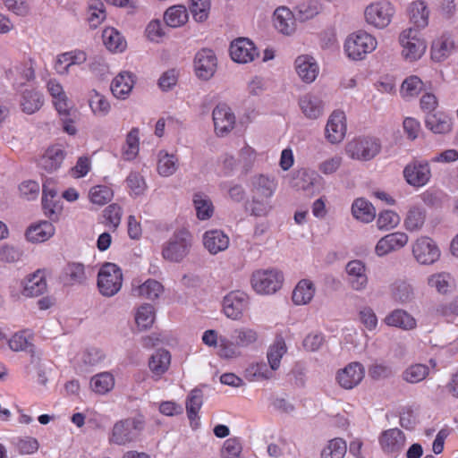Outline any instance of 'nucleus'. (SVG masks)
I'll list each match as a JSON object with an SVG mask.
<instances>
[{"instance_id":"obj_56","label":"nucleus","mask_w":458,"mask_h":458,"mask_svg":"<svg viewBox=\"0 0 458 458\" xmlns=\"http://www.w3.org/2000/svg\"><path fill=\"white\" fill-rule=\"evenodd\" d=\"M424 88V82L417 75L408 76L401 85V95L403 98H414L418 96Z\"/></svg>"},{"instance_id":"obj_7","label":"nucleus","mask_w":458,"mask_h":458,"mask_svg":"<svg viewBox=\"0 0 458 458\" xmlns=\"http://www.w3.org/2000/svg\"><path fill=\"white\" fill-rule=\"evenodd\" d=\"M399 42L402 47V56L408 62L420 59L427 49L426 40L419 35V31L412 28L402 31Z\"/></svg>"},{"instance_id":"obj_5","label":"nucleus","mask_w":458,"mask_h":458,"mask_svg":"<svg viewBox=\"0 0 458 458\" xmlns=\"http://www.w3.org/2000/svg\"><path fill=\"white\" fill-rule=\"evenodd\" d=\"M395 8L388 0H377L368 4L364 9V20L373 28L383 30L392 21Z\"/></svg>"},{"instance_id":"obj_50","label":"nucleus","mask_w":458,"mask_h":458,"mask_svg":"<svg viewBox=\"0 0 458 458\" xmlns=\"http://www.w3.org/2000/svg\"><path fill=\"white\" fill-rule=\"evenodd\" d=\"M430 373L428 365L413 363L409 365L402 373L403 381L409 384H417L423 381Z\"/></svg>"},{"instance_id":"obj_48","label":"nucleus","mask_w":458,"mask_h":458,"mask_svg":"<svg viewBox=\"0 0 458 458\" xmlns=\"http://www.w3.org/2000/svg\"><path fill=\"white\" fill-rule=\"evenodd\" d=\"M87 278L86 267L81 263H69L64 268V281L69 285L83 284Z\"/></svg>"},{"instance_id":"obj_47","label":"nucleus","mask_w":458,"mask_h":458,"mask_svg":"<svg viewBox=\"0 0 458 458\" xmlns=\"http://www.w3.org/2000/svg\"><path fill=\"white\" fill-rule=\"evenodd\" d=\"M114 377L111 372L105 371L96 374L90 378V388L98 394H106L114 386Z\"/></svg>"},{"instance_id":"obj_12","label":"nucleus","mask_w":458,"mask_h":458,"mask_svg":"<svg viewBox=\"0 0 458 458\" xmlns=\"http://www.w3.org/2000/svg\"><path fill=\"white\" fill-rule=\"evenodd\" d=\"M346 131L345 114L341 110H335L329 115L325 127L326 140L331 144H338L344 140Z\"/></svg>"},{"instance_id":"obj_26","label":"nucleus","mask_w":458,"mask_h":458,"mask_svg":"<svg viewBox=\"0 0 458 458\" xmlns=\"http://www.w3.org/2000/svg\"><path fill=\"white\" fill-rule=\"evenodd\" d=\"M296 16L286 6L277 7L273 14L276 29L282 34L290 36L296 30Z\"/></svg>"},{"instance_id":"obj_64","label":"nucleus","mask_w":458,"mask_h":458,"mask_svg":"<svg viewBox=\"0 0 458 458\" xmlns=\"http://www.w3.org/2000/svg\"><path fill=\"white\" fill-rule=\"evenodd\" d=\"M401 219L399 215L392 210L381 211L377 218V226L381 231H389L396 227Z\"/></svg>"},{"instance_id":"obj_9","label":"nucleus","mask_w":458,"mask_h":458,"mask_svg":"<svg viewBox=\"0 0 458 458\" xmlns=\"http://www.w3.org/2000/svg\"><path fill=\"white\" fill-rule=\"evenodd\" d=\"M411 252L415 260L424 266L435 264L441 257L437 243L428 236L417 238L411 245Z\"/></svg>"},{"instance_id":"obj_22","label":"nucleus","mask_w":458,"mask_h":458,"mask_svg":"<svg viewBox=\"0 0 458 458\" xmlns=\"http://www.w3.org/2000/svg\"><path fill=\"white\" fill-rule=\"evenodd\" d=\"M294 67L299 78L307 84L312 83L319 73V65L316 59L310 55H301L294 62Z\"/></svg>"},{"instance_id":"obj_35","label":"nucleus","mask_w":458,"mask_h":458,"mask_svg":"<svg viewBox=\"0 0 458 458\" xmlns=\"http://www.w3.org/2000/svg\"><path fill=\"white\" fill-rule=\"evenodd\" d=\"M192 203L198 219L206 221L214 215V205L208 195L202 191H196L192 195Z\"/></svg>"},{"instance_id":"obj_30","label":"nucleus","mask_w":458,"mask_h":458,"mask_svg":"<svg viewBox=\"0 0 458 458\" xmlns=\"http://www.w3.org/2000/svg\"><path fill=\"white\" fill-rule=\"evenodd\" d=\"M64 156L65 152L61 146H52L48 148L41 157L38 165L47 173H52L61 166Z\"/></svg>"},{"instance_id":"obj_40","label":"nucleus","mask_w":458,"mask_h":458,"mask_svg":"<svg viewBox=\"0 0 458 458\" xmlns=\"http://www.w3.org/2000/svg\"><path fill=\"white\" fill-rule=\"evenodd\" d=\"M103 43L113 53H121L125 50L127 43L123 36L114 28H106L102 33Z\"/></svg>"},{"instance_id":"obj_41","label":"nucleus","mask_w":458,"mask_h":458,"mask_svg":"<svg viewBox=\"0 0 458 458\" xmlns=\"http://www.w3.org/2000/svg\"><path fill=\"white\" fill-rule=\"evenodd\" d=\"M287 347L283 336L277 335L274 343L268 347L267 358L269 368L276 371L279 369L281 359L286 353Z\"/></svg>"},{"instance_id":"obj_58","label":"nucleus","mask_w":458,"mask_h":458,"mask_svg":"<svg viewBox=\"0 0 458 458\" xmlns=\"http://www.w3.org/2000/svg\"><path fill=\"white\" fill-rule=\"evenodd\" d=\"M231 338L236 341L239 347H248L258 340V333L250 327H239L233 331Z\"/></svg>"},{"instance_id":"obj_20","label":"nucleus","mask_w":458,"mask_h":458,"mask_svg":"<svg viewBox=\"0 0 458 458\" xmlns=\"http://www.w3.org/2000/svg\"><path fill=\"white\" fill-rule=\"evenodd\" d=\"M298 106L301 114L309 120H317L324 114V102L318 94L308 92L299 98Z\"/></svg>"},{"instance_id":"obj_17","label":"nucleus","mask_w":458,"mask_h":458,"mask_svg":"<svg viewBox=\"0 0 458 458\" xmlns=\"http://www.w3.org/2000/svg\"><path fill=\"white\" fill-rule=\"evenodd\" d=\"M403 176L408 184L420 188L428 182L431 172L427 162L414 161L404 167Z\"/></svg>"},{"instance_id":"obj_23","label":"nucleus","mask_w":458,"mask_h":458,"mask_svg":"<svg viewBox=\"0 0 458 458\" xmlns=\"http://www.w3.org/2000/svg\"><path fill=\"white\" fill-rule=\"evenodd\" d=\"M5 77L18 90L34 80L35 72L30 64L17 63L5 71Z\"/></svg>"},{"instance_id":"obj_11","label":"nucleus","mask_w":458,"mask_h":458,"mask_svg":"<svg viewBox=\"0 0 458 458\" xmlns=\"http://www.w3.org/2000/svg\"><path fill=\"white\" fill-rule=\"evenodd\" d=\"M249 306V296L242 291H233L223 299L224 314L233 320L240 319Z\"/></svg>"},{"instance_id":"obj_60","label":"nucleus","mask_w":458,"mask_h":458,"mask_svg":"<svg viewBox=\"0 0 458 458\" xmlns=\"http://www.w3.org/2000/svg\"><path fill=\"white\" fill-rule=\"evenodd\" d=\"M105 19L106 11L104 4L99 0H89L88 21L90 28H98Z\"/></svg>"},{"instance_id":"obj_27","label":"nucleus","mask_w":458,"mask_h":458,"mask_svg":"<svg viewBox=\"0 0 458 458\" xmlns=\"http://www.w3.org/2000/svg\"><path fill=\"white\" fill-rule=\"evenodd\" d=\"M454 49V40L450 33H443L431 44L430 55L434 62H442L448 58Z\"/></svg>"},{"instance_id":"obj_31","label":"nucleus","mask_w":458,"mask_h":458,"mask_svg":"<svg viewBox=\"0 0 458 458\" xmlns=\"http://www.w3.org/2000/svg\"><path fill=\"white\" fill-rule=\"evenodd\" d=\"M316 293V286L314 283L307 278L300 280L295 285L292 300L295 305H306L310 303Z\"/></svg>"},{"instance_id":"obj_63","label":"nucleus","mask_w":458,"mask_h":458,"mask_svg":"<svg viewBox=\"0 0 458 458\" xmlns=\"http://www.w3.org/2000/svg\"><path fill=\"white\" fill-rule=\"evenodd\" d=\"M129 193L132 197L144 194L147 185L143 176L138 172H131L125 180Z\"/></svg>"},{"instance_id":"obj_13","label":"nucleus","mask_w":458,"mask_h":458,"mask_svg":"<svg viewBox=\"0 0 458 458\" xmlns=\"http://www.w3.org/2000/svg\"><path fill=\"white\" fill-rule=\"evenodd\" d=\"M346 282L349 287L356 292L364 291L369 284L367 267L363 261L353 259L345 266Z\"/></svg>"},{"instance_id":"obj_14","label":"nucleus","mask_w":458,"mask_h":458,"mask_svg":"<svg viewBox=\"0 0 458 458\" xmlns=\"http://www.w3.org/2000/svg\"><path fill=\"white\" fill-rule=\"evenodd\" d=\"M229 52L232 60L238 64H249L259 55L254 43L247 38H238L233 40Z\"/></svg>"},{"instance_id":"obj_6","label":"nucleus","mask_w":458,"mask_h":458,"mask_svg":"<svg viewBox=\"0 0 458 458\" xmlns=\"http://www.w3.org/2000/svg\"><path fill=\"white\" fill-rule=\"evenodd\" d=\"M123 273L114 263H105L98 274V287L100 293L106 297L115 295L122 288Z\"/></svg>"},{"instance_id":"obj_8","label":"nucleus","mask_w":458,"mask_h":458,"mask_svg":"<svg viewBox=\"0 0 458 458\" xmlns=\"http://www.w3.org/2000/svg\"><path fill=\"white\" fill-rule=\"evenodd\" d=\"M380 151L379 141L372 137H358L348 142L345 152L355 160L368 161L374 158Z\"/></svg>"},{"instance_id":"obj_57","label":"nucleus","mask_w":458,"mask_h":458,"mask_svg":"<svg viewBox=\"0 0 458 458\" xmlns=\"http://www.w3.org/2000/svg\"><path fill=\"white\" fill-rule=\"evenodd\" d=\"M272 209L271 199L252 195L247 210L254 216H266Z\"/></svg>"},{"instance_id":"obj_37","label":"nucleus","mask_w":458,"mask_h":458,"mask_svg":"<svg viewBox=\"0 0 458 458\" xmlns=\"http://www.w3.org/2000/svg\"><path fill=\"white\" fill-rule=\"evenodd\" d=\"M203 404V393L199 388L192 389L186 399V412L192 428L199 425V411Z\"/></svg>"},{"instance_id":"obj_44","label":"nucleus","mask_w":458,"mask_h":458,"mask_svg":"<svg viewBox=\"0 0 458 458\" xmlns=\"http://www.w3.org/2000/svg\"><path fill=\"white\" fill-rule=\"evenodd\" d=\"M428 284L440 294H447L454 286L453 276L446 272H439L431 275L428 278Z\"/></svg>"},{"instance_id":"obj_45","label":"nucleus","mask_w":458,"mask_h":458,"mask_svg":"<svg viewBox=\"0 0 458 458\" xmlns=\"http://www.w3.org/2000/svg\"><path fill=\"white\" fill-rule=\"evenodd\" d=\"M171 355L165 349H158L149 359L148 367L153 374L157 377L166 372L170 366Z\"/></svg>"},{"instance_id":"obj_28","label":"nucleus","mask_w":458,"mask_h":458,"mask_svg":"<svg viewBox=\"0 0 458 458\" xmlns=\"http://www.w3.org/2000/svg\"><path fill=\"white\" fill-rule=\"evenodd\" d=\"M135 84V77L130 72H121L111 82V91L114 98L126 99Z\"/></svg>"},{"instance_id":"obj_62","label":"nucleus","mask_w":458,"mask_h":458,"mask_svg":"<svg viewBox=\"0 0 458 458\" xmlns=\"http://www.w3.org/2000/svg\"><path fill=\"white\" fill-rule=\"evenodd\" d=\"M347 446L344 440L336 437L328 442L321 452V458H344Z\"/></svg>"},{"instance_id":"obj_15","label":"nucleus","mask_w":458,"mask_h":458,"mask_svg":"<svg viewBox=\"0 0 458 458\" xmlns=\"http://www.w3.org/2000/svg\"><path fill=\"white\" fill-rule=\"evenodd\" d=\"M217 66V59L210 49L199 50L194 58V70L198 78L208 81L211 79Z\"/></svg>"},{"instance_id":"obj_33","label":"nucleus","mask_w":458,"mask_h":458,"mask_svg":"<svg viewBox=\"0 0 458 458\" xmlns=\"http://www.w3.org/2000/svg\"><path fill=\"white\" fill-rule=\"evenodd\" d=\"M425 123L426 127L436 134L447 133L453 127L452 118L450 115L443 112L428 114Z\"/></svg>"},{"instance_id":"obj_16","label":"nucleus","mask_w":458,"mask_h":458,"mask_svg":"<svg viewBox=\"0 0 458 458\" xmlns=\"http://www.w3.org/2000/svg\"><path fill=\"white\" fill-rule=\"evenodd\" d=\"M88 59L87 53L81 49H73L56 55L54 69L61 76L70 73V69L74 65H81Z\"/></svg>"},{"instance_id":"obj_51","label":"nucleus","mask_w":458,"mask_h":458,"mask_svg":"<svg viewBox=\"0 0 458 458\" xmlns=\"http://www.w3.org/2000/svg\"><path fill=\"white\" fill-rule=\"evenodd\" d=\"M140 150V131L132 128L127 134L125 143L122 148V157L126 161L133 160Z\"/></svg>"},{"instance_id":"obj_3","label":"nucleus","mask_w":458,"mask_h":458,"mask_svg":"<svg viewBox=\"0 0 458 458\" xmlns=\"http://www.w3.org/2000/svg\"><path fill=\"white\" fill-rule=\"evenodd\" d=\"M284 275L276 268L258 269L250 277L252 289L260 295H270L281 289Z\"/></svg>"},{"instance_id":"obj_21","label":"nucleus","mask_w":458,"mask_h":458,"mask_svg":"<svg viewBox=\"0 0 458 458\" xmlns=\"http://www.w3.org/2000/svg\"><path fill=\"white\" fill-rule=\"evenodd\" d=\"M405 442L406 438L403 432L396 428L385 430L379 437L382 450L395 456L402 452Z\"/></svg>"},{"instance_id":"obj_1","label":"nucleus","mask_w":458,"mask_h":458,"mask_svg":"<svg viewBox=\"0 0 458 458\" xmlns=\"http://www.w3.org/2000/svg\"><path fill=\"white\" fill-rule=\"evenodd\" d=\"M192 234L186 229L176 230L162 246V258L172 263L182 262L191 252Z\"/></svg>"},{"instance_id":"obj_39","label":"nucleus","mask_w":458,"mask_h":458,"mask_svg":"<svg viewBox=\"0 0 458 458\" xmlns=\"http://www.w3.org/2000/svg\"><path fill=\"white\" fill-rule=\"evenodd\" d=\"M44 104V98L42 94L35 89H25L20 100L21 110L27 114H32L38 112Z\"/></svg>"},{"instance_id":"obj_46","label":"nucleus","mask_w":458,"mask_h":458,"mask_svg":"<svg viewBox=\"0 0 458 458\" xmlns=\"http://www.w3.org/2000/svg\"><path fill=\"white\" fill-rule=\"evenodd\" d=\"M89 106L97 117H105L111 111V105L107 98L96 89H92L89 94Z\"/></svg>"},{"instance_id":"obj_55","label":"nucleus","mask_w":458,"mask_h":458,"mask_svg":"<svg viewBox=\"0 0 458 458\" xmlns=\"http://www.w3.org/2000/svg\"><path fill=\"white\" fill-rule=\"evenodd\" d=\"M426 213L424 208L412 207L409 209L404 219V226L410 232H415L421 229L425 223Z\"/></svg>"},{"instance_id":"obj_54","label":"nucleus","mask_w":458,"mask_h":458,"mask_svg":"<svg viewBox=\"0 0 458 458\" xmlns=\"http://www.w3.org/2000/svg\"><path fill=\"white\" fill-rule=\"evenodd\" d=\"M273 372L274 371L268 368L265 362H256L250 364L246 368L244 377L249 381H261L271 378Z\"/></svg>"},{"instance_id":"obj_10","label":"nucleus","mask_w":458,"mask_h":458,"mask_svg":"<svg viewBox=\"0 0 458 458\" xmlns=\"http://www.w3.org/2000/svg\"><path fill=\"white\" fill-rule=\"evenodd\" d=\"M215 133L218 137L228 135L234 128L236 117L232 108L226 104H218L212 112Z\"/></svg>"},{"instance_id":"obj_49","label":"nucleus","mask_w":458,"mask_h":458,"mask_svg":"<svg viewBox=\"0 0 458 458\" xmlns=\"http://www.w3.org/2000/svg\"><path fill=\"white\" fill-rule=\"evenodd\" d=\"M178 168V158L174 154L160 150L157 154V173L164 177L173 175Z\"/></svg>"},{"instance_id":"obj_2","label":"nucleus","mask_w":458,"mask_h":458,"mask_svg":"<svg viewBox=\"0 0 458 458\" xmlns=\"http://www.w3.org/2000/svg\"><path fill=\"white\" fill-rule=\"evenodd\" d=\"M145 420L142 415L117 421L110 436V442L118 445H125L138 439L144 429Z\"/></svg>"},{"instance_id":"obj_38","label":"nucleus","mask_w":458,"mask_h":458,"mask_svg":"<svg viewBox=\"0 0 458 458\" xmlns=\"http://www.w3.org/2000/svg\"><path fill=\"white\" fill-rule=\"evenodd\" d=\"M163 292V284L155 279H148L136 286L133 284L132 287L133 295L150 301L159 298Z\"/></svg>"},{"instance_id":"obj_36","label":"nucleus","mask_w":458,"mask_h":458,"mask_svg":"<svg viewBox=\"0 0 458 458\" xmlns=\"http://www.w3.org/2000/svg\"><path fill=\"white\" fill-rule=\"evenodd\" d=\"M46 289L47 282L44 276V272L37 270L26 278L22 294L26 297L38 296L44 293Z\"/></svg>"},{"instance_id":"obj_32","label":"nucleus","mask_w":458,"mask_h":458,"mask_svg":"<svg viewBox=\"0 0 458 458\" xmlns=\"http://www.w3.org/2000/svg\"><path fill=\"white\" fill-rule=\"evenodd\" d=\"M389 327H399L403 330H412L417 327L416 319L406 310L397 309L389 313L384 319Z\"/></svg>"},{"instance_id":"obj_25","label":"nucleus","mask_w":458,"mask_h":458,"mask_svg":"<svg viewBox=\"0 0 458 458\" xmlns=\"http://www.w3.org/2000/svg\"><path fill=\"white\" fill-rule=\"evenodd\" d=\"M430 11L428 4L424 0H415L408 6V15L412 29L417 31L424 30L429 23Z\"/></svg>"},{"instance_id":"obj_24","label":"nucleus","mask_w":458,"mask_h":458,"mask_svg":"<svg viewBox=\"0 0 458 458\" xmlns=\"http://www.w3.org/2000/svg\"><path fill=\"white\" fill-rule=\"evenodd\" d=\"M204 248L211 254L216 255L225 251L230 243L229 236L220 229L206 231L202 235Z\"/></svg>"},{"instance_id":"obj_43","label":"nucleus","mask_w":458,"mask_h":458,"mask_svg":"<svg viewBox=\"0 0 458 458\" xmlns=\"http://www.w3.org/2000/svg\"><path fill=\"white\" fill-rule=\"evenodd\" d=\"M189 19L188 11L183 5H173L164 13V21L166 26L170 28H179L183 26Z\"/></svg>"},{"instance_id":"obj_61","label":"nucleus","mask_w":458,"mask_h":458,"mask_svg":"<svg viewBox=\"0 0 458 458\" xmlns=\"http://www.w3.org/2000/svg\"><path fill=\"white\" fill-rule=\"evenodd\" d=\"M217 354L221 358L233 359L236 358L241 354L240 347L236 341L226 336H219V343L217 345Z\"/></svg>"},{"instance_id":"obj_59","label":"nucleus","mask_w":458,"mask_h":458,"mask_svg":"<svg viewBox=\"0 0 458 458\" xmlns=\"http://www.w3.org/2000/svg\"><path fill=\"white\" fill-rule=\"evenodd\" d=\"M113 196V190L106 185L93 186L89 191L90 202L98 206L106 205L112 199Z\"/></svg>"},{"instance_id":"obj_52","label":"nucleus","mask_w":458,"mask_h":458,"mask_svg":"<svg viewBox=\"0 0 458 458\" xmlns=\"http://www.w3.org/2000/svg\"><path fill=\"white\" fill-rule=\"evenodd\" d=\"M321 8L318 0H304L295 7L296 19L301 21L310 20L319 13Z\"/></svg>"},{"instance_id":"obj_53","label":"nucleus","mask_w":458,"mask_h":458,"mask_svg":"<svg viewBox=\"0 0 458 458\" xmlns=\"http://www.w3.org/2000/svg\"><path fill=\"white\" fill-rule=\"evenodd\" d=\"M155 318V308L148 303L140 305L135 312V322L137 327L141 330L149 328L153 325Z\"/></svg>"},{"instance_id":"obj_34","label":"nucleus","mask_w":458,"mask_h":458,"mask_svg":"<svg viewBox=\"0 0 458 458\" xmlns=\"http://www.w3.org/2000/svg\"><path fill=\"white\" fill-rule=\"evenodd\" d=\"M352 216L364 224L372 222L376 217L374 206L364 198H358L353 200L351 208Z\"/></svg>"},{"instance_id":"obj_19","label":"nucleus","mask_w":458,"mask_h":458,"mask_svg":"<svg viewBox=\"0 0 458 458\" xmlns=\"http://www.w3.org/2000/svg\"><path fill=\"white\" fill-rule=\"evenodd\" d=\"M365 376V369L360 362L354 361L338 370L336 380L341 387L352 389L357 386Z\"/></svg>"},{"instance_id":"obj_4","label":"nucleus","mask_w":458,"mask_h":458,"mask_svg":"<svg viewBox=\"0 0 458 458\" xmlns=\"http://www.w3.org/2000/svg\"><path fill=\"white\" fill-rule=\"evenodd\" d=\"M377 46L376 38L365 30L350 34L344 42V51L349 58L361 60Z\"/></svg>"},{"instance_id":"obj_42","label":"nucleus","mask_w":458,"mask_h":458,"mask_svg":"<svg viewBox=\"0 0 458 458\" xmlns=\"http://www.w3.org/2000/svg\"><path fill=\"white\" fill-rule=\"evenodd\" d=\"M55 233V227L48 221H42L29 227L26 237L32 242H43Z\"/></svg>"},{"instance_id":"obj_29","label":"nucleus","mask_w":458,"mask_h":458,"mask_svg":"<svg viewBox=\"0 0 458 458\" xmlns=\"http://www.w3.org/2000/svg\"><path fill=\"white\" fill-rule=\"evenodd\" d=\"M277 188V182L274 177L259 174L251 180V194L271 199Z\"/></svg>"},{"instance_id":"obj_18","label":"nucleus","mask_w":458,"mask_h":458,"mask_svg":"<svg viewBox=\"0 0 458 458\" xmlns=\"http://www.w3.org/2000/svg\"><path fill=\"white\" fill-rule=\"evenodd\" d=\"M409 241L404 232H394L380 238L375 246V254L377 257H385L391 252L403 249Z\"/></svg>"}]
</instances>
